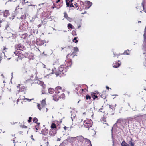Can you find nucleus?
Masks as SVG:
<instances>
[{
    "instance_id": "nucleus-1",
    "label": "nucleus",
    "mask_w": 146,
    "mask_h": 146,
    "mask_svg": "<svg viewBox=\"0 0 146 146\" xmlns=\"http://www.w3.org/2000/svg\"><path fill=\"white\" fill-rule=\"evenodd\" d=\"M53 99L54 101H57L58 100L60 96L59 95H58V94H55L53 96Z\"/></svg>"
},
{
    "instance_id": "nucleus-2",
    "label": "nucleus",
    "mask_w": 146,
    "mask_h": 146,
    "mask_svg": "<svg viewBox=\"0 0 146 146\" xmlns=\"http://www.w3.org/2000/svg\"><path fill=\"white\" fill-rule=\"evenodd\" d=\"M9 13L8 10H5L3 13V15L4 17H7L9 15Z\"/></svg>"
},
{
    "instance_id": "nucleus-3",
    "label": "nucleus",
    "mask_w": 146,
    "mask_h": 146,
    "mask_svg": "<svg viewBox=\"0 0 146 146\" xmlns=\"http://www.w3.org/2000/svg\"><path fill=\"white\" fill-rule=\"evenodd\" d=\"M121 145L122 146H130L129 144L127 143L124 141H123L122 142Z\"/></svg>"
},
{
    "instance_id": "nucleus-4",
    "label": "nucleus",
    "mask_w": 146,
    "mask_h": 146,
    "mask_svg": "<svg viewBox=\"0 0 146 146\" xmlns=\"http://www.w3.org/2000/svg\"><path fill=\"white\" fill-rule=\"evenodd\" d=\"M41 103L42 106H44L46 104L45 100L44 99V100H42V101L41 102Z\"/></svg>"
},
{
    "instance_id": "nucleus-5",
    "label": "nucleus",
    "mask_w": 146,
    "mask_h": 146,
    "mask_svg": "<svg viewBox=\"0 0 146 146\" xmlns=\"http://www.w3.org/2000/svg\"><path fill=\"white\" fill-rule=\"evenodd\" d=\"M56 133V132L55 133H53V131H51L49 132V134L51 136H55V134Z\"/></svg>"
},
{
    "instance_id": "nucleus-6",
    "label": "nucleus",
    "mask_w": 146,
    "mask_h": 146,
    "mask_svg": "<svg viewBox=\"0 0 146 146\" xmlns=\"http://www.w3.org/2000/svg\"><path fill=\"white\" fill-rule=\"evenodd\" d=\"M48 92L51 94H52L54 92V90L52 88H49L48 90Z\"/></svg>"
},
{
    "instance_id": "nucleus-7",
    "label": "nucleus",
    "mask_w": 146,
    "mask_h": 146,
    "mask_svg": "<svg viewBox=\"0 0 146 146\" xmlns=\"http://www.w3.org/2000/svg\"><path fill=\"white\" fill-rule=\"evenodd\" d=\"M51 128H56V125L54 123H52L51 125Z\"/></svg>"
},
{
    "instance_id": "nucleus-8",
    "label": "nucleus",
    "mask_w": 146,
    "mask_h": 146,
    "mask_svg": "<svg viewBox=\"0 0 146 146\" xmlns=\"http://www.w3.org/2000/svg\"><path fill=\"white\" fill-rule=\"evenodd\" d=\"M87 4L88 5V8H89L91 6L92 3L89 1H88Z\"/></svg>"
},
{
    "instance_id": "nucleus-9",
    "label": "nucleus",
    "mask_w": 146,
    "mask_h": 146,
    "mask_svg": "<svg viewBox=\"0 0 146 146\" xmlns=\"http://www.w3.org/2000/svg\"><path fill=\"white\" fill-rule=\"evenodd\" d=\"M78 139V140H82L84 138L82 136H80L78 137H77Z\"/></svg>"
},
{
    "instance_id": "nucleus-10",
    "label": "nucleus",
    "mask_w": 146,
    "mask_h": 146,
    "mask_svg": "<svg viewBox=\"0 0 146 146\" xmlns=\"http://www.w3.org/2000/svg\"><path fill=\"white\" fill-rule=\"evenodd\" d=\"M68 28H70L71 29L73 28V26L70 23L68 24Z\"/></svg>"
},
{
    "instance_id": "nucleus-11",
    "label": "nucleus",
    "mask_w": 146,
    "mask_h": 146,
    "mask_svg": "<svg viewBox=\"0 0 146 146\" xmlns=\"http://www.w3.org/2000/svg\"><path fill=\"white\" fill-rule=\"evenodd\" d=\"M72 117H71V118L72 120H73V118H74L75 117L76 115H75V114L73 113H72L71 114Z\"/></svg>"
},
{
    "instance_id": "nucleus-12",
    "label": "nucleus",
    "mask_w": 146,
    "mask_h": 146,
    "mask_svg": "<svg viewBox=\"0 0 146 146\" xmlns=\"http://www.w3.org/2000/svg\"><path fill=\"white\" fill-rule=\"evenodd\" d=\"M73 41L75 42V43H77L78 42V41L77 40H76V38L75 37L74 38V39H73Z\"/></svg>"
},
{
    "instance_id": "nucleus-13",
    "label": "nucleus",
    "mask_w": 146,
    "mask_h": 146,
    "mask_svg": "<svg viewBox=\"0 0 146 146\" xmlns=\"http://www.w3.org/2000/svg\"><path fill=\"white\" fill-rule=\"evenodd\" d=\"M131 140L129 141V144L131 145V146H134V144L131 141L132 139H131Z\"/></svg>"
},
{
    "instance_id": "nucleus-14",
    "label": "nucleus",
    "mask_w": 146,
    "mask_h": 146,
    "mask_svg": "<svg viewBox=\"0 0 146 146\" xmlns=\"http://www.w3.org/2000/svg\"><path fill=\"white\" fill-rule=\"evenodd\" d=\"M64 17H65V18H68V17L67 15V13H66V12H65L64 13Z\"/></svg>"
},
{
    "instance_id": "nucleus-15",
    "label": "nucleus",
    "mask_w": 146,
    "mask_h": 146,
    "mask_svg": "<svg viewBox=\"0 0 146 146\" xmlns=\"http://www.w3.org/2000/svg\"><path fill=\"white\" fill-rule=\"evenodd\" d=\"M38 121L37 119L36 118H34V119L33 120V122H34L36 123Z\"/></svg>"
},
{
    "instance_id": "nucleus-16",
    "label": "nucleus",
    "mask_w": 146,
    "mask_h": 146,
    "mask_svg": "<svg viewBox=\"0 0 146 146\" xmlns=\"http://www.w3.org/2000/svg\"><path fill=\"white\" fill-rule=\"evenodd\" d=\"M86 99H90L91 98V97L89 95H86Z\"/></svg>"
},
{
    "instance_id": "nucleus-17",
    "label": "nucleus",
    "mask_w": 146,
    "mask_h": 146,
    "mask_svg": "<svg viewBox=\"0 0 146 146\" xmlns=\"http://www.w3.org/2000/svg\"><path fill=\"white\" fill-rule=\"evenodd\" d=\"M74 50L76 51H78L79 50L78 48L77 47H74Z\"/></svg>"
},
{
    "instance_id": "nucleus-18",
    "label": "nucleus",
    "mask_w": 146,
    "mask_h": 146,
    "mask_svg": "<svg viewBox=\"0 0 146 146\" xmlns=\"http://www.w3.org/2000/svg\"><path fill=\"white\" fill-rule=\"evenodd\" d=\"M121 119H119L117 121V123H121Z\"/></svg>"
},
{
    "instance_id": "nucleus-19",
    "label": "nucleus",
    "mask_w": 146,
    "mask_h": 146,
    "mask_svg": "<svg viewBox=\"0 0 146 146\" xmlns=\"http://www.w3.org/2000/svg\"><path fill=\"white\" fill-rule=\"evenodd\" d=\"M32 119V118L31 117H29V120H28V122L29 123L31 121V120Z\"/></svg>"
},
{
    "instance_id": "nucleus-20",
    "label": "nucleus",
    "mask_w": 146,
    "mask_h": 146,
    "mask_svg": "<svg viewBox=\"0 0 146 146\" xmlns=\"http://www.w3.org/2000/svg\"><path fill=\"white\" fill-rule=\"evenodd\" d=\"M66 1V5H67V6L68 7L69 5V3L67 2V1Z\"/></svg>"
},
{
    "instance_id": "nucleus-21",
    "label": "nucleus",
    "mask_w": 146,
    "mask_h": 146,
    "mask_svg": "<svg viewBox=\"0 0 146 146\" xmlns=\"http://www.w3.org/2000/svg\"><path fill=\"white\" fill-rule=\"evenodd\" d=\"M118 64V66H116L115 67V65L113 66V67H115V68H117L120 65V64H119V63H117Z\"/></svg>"
},
{
    "instance_id": "nucleus-22",
    "label": "nucleus",
    "mask_w": 146,
    "mask_h": 146,
    "mask_svg": "<svg viewBox=\"0 0 146 146\" xmlns=\"http://www.w3.org/2000/svg\"><path fill=\"white\" fill-rule=\"evenodd\" d=\"M37 107H38V109L40 110H40V104H38L37 105Z\"/></svg>"
},
{
    "instance_id": "nucleus-23",
    "label": "nucleus",
    "mask_w": 146,
    "mask_h": 146,
    "mask_svg": "<svg viewBox=\"0 0 146 146\" xmlns=\"http://www.w3.org/2000/svg\"><path fill=\"white\" fill-rule=\"evenodd\" d=\"M21 127L22 128H27V126H25L24 125H21Z\"/></svg>"
},
{
    "instance_id": "nucleus-24",
    "label": "nucleus",
    "mask_w": 146,
    "mask_h": 146,
    "mask_svg": "<svg viewBox=\"0 0 146 146\" xmlns=\"http://www.w3.org/2000/svg\"><path fill=\"white\" fill-rule=\"evenodd\" d=\"M66 19L69 21H70V20L71 19V18L69 17H68V18H66Z\"/></svg>"
},
{
    "instance_id": "nucleus-25",
    "label": "nucleus",
    "mask_w": 146,
    "mask_h": 146,
    "mask_svg": "<svg viewBox=\"0 0 146 146\" xmlns=\"http://www.w3.org/2000/svg\"><path fill=\"white\" fill-rule=\"evenodd\" d=\"M70 6V7H73V4L72 3L69 6Z\"/></svg>"
},
{
    "instance_id": "nucleus-26",
    "label": "nucleus",
    "mask_w": 146,
    "mask_h": 146,
    "mask_svg": "<svg viewBox=\"0 0 146 146\" xmlns=\"http://www.w3.org/2000/svg\"><path fill=\"white\" fill-rule=\"evenodd\" d=\"M67 128V127L66 126H65L64 127V129L65 130H66Z\"/></svg>"
},
{
    "instance_id": "nucleus-27",
    "label": "nucleus",
    "mask_w": 146,
    "mask_h": 146,
    "mask_svg": "<svg viewBox=\"0 0 146 146\" xmlns=\"http://www.w3.org/2000/svg\"><path fill=\"white\" fill-rule=\"evenodd\" d=\"M72 138H73V137H69L68 138V139H71Z\"/></svg>"
},
{
    "instance_id": "nucleus-28",
    "label": "nucleus",
    "mask_w": 146,
    "mask_h": 146,
    "mask_svg": "<svg viewBox=\"0 0 146 146\" xmlns=\"http://www.w3.org/2000/svg\"><path fill=\"white\" fill-rule=\"evenodd\" d=\"M26 99L27 100H29V101H31V100H33V99L29 100V99H27V98H26Z\"/></svg>"
},
{
    "instance_id": "nucleus-29",
    "label": "nucleus",
    "mask_w": 146,
    "mask_h": 146,
    "mask_svg": "<svg viewBox=\"0 0 146 146\" xmlns=\"http://www.w3.org/2000/svg\"><path fill=\"white\" fill-rule=\"evenodd\" d=\"M61 139L60 138H58L57 139V141H60V140Z\"/></svg>"
},
{
    "instance_id": "nucleus-30",
    "label": "nucleus",
    "mask_w": 146,
    "mask_h": 146,
    "mask_svg": "<svg viewBox=\"0 0 146 146\" xmlns=\"http://www.w3.org/2000/svg\"><path fill=\"white\" fill-rule=\"evenodd\" d=\"M19 6H17L16 7V9H19Z\"/></svg>"
},
{
    "instance_id": "nucleus-31",
    "label": "nucleus",
    "mask_w": 146,
    "mask_h": 146,
    "mask_svg": "<svg viewBox=\"0 0 146 146\" xmlns=\"http://www.w3.org/2000/svg\"><path fill=\"white\" fill-rule=\"evenodd\" d=\"M85 140H88V141H89L90 142V141L89 140H88V139L86 138H85Z\"/></svg>"
},
{
    "instance_id": "nucleus-32",
    "label": "nucleus",
    "mask_w": 146,
    "mask_h": 146,
    "mask_svg": "<svg viewBox=\"0 0 146 146\" xmlns=\"http://www.w3.org/2000/svg\"><path fill=\"white\" fill-rule=\"evenodd\" d=\"M0 19H1V20H0V24L2 23V20H1V19L0 18Z\"/></svg>"
},
{
    "instance_id": "nucleus-33",
    "label": "nucleus",
    "mask_w": 146,
    "mask_h": 146,
    "mask_svg": "<svg viewBox=\"0 0 146 146\" xmlns=\"http://www.w3.org/2000/svg\"><path fill=\"white\" fill-rule=\"evenodd\" d=\"M56 76H58V74L57 73H56Z\"/></svg>"
},
{
    "instance_id": "nucleus-34",
    "label": "nucleus",
    "mask_w": 146,
    "mask_h": 146,
    "mask_svg": "<svg viewBox=\"0 0 146 146\" xmlns=\"http://www.w3.org/2000/svg\"><path fill=\"white\" fill-rule=\"evenodd\" d=\"M106 88H107V89H109V87H108V86H106Z\"/></svg>"
},
{
    "instance_id": "nucleus-35",
    "label": "nucleus",
    "mask_w": 146,
    "mask_h": 146,
    "mask_svg": "<svg viewBox=\"0 0 146 146\" xmlns=\"http://www.w3.org/2000/svg\"><path fill=\"white\" fill-rule=\"evenodd\" d=\"M60 1V0H57V3H58Z\"/></svg>"
},
{
    "instance_id": "nucleus-36",
    "label": "nucleus",
    "mask_w": 146,
    "mask_h": 146,
    "mask_svg": "<svg viewBox=\"0 0 146 146\" xmlns=\"http://www.w3.org/2000/svg\"><path fill=\"white\" fill-rule=\"evenodd\" d=\"M73 1V0H70L69 2H72Z\"/></svg>"
},
{
    "instance_id": "nucleus-37",
    "label": "nucleus",
    "mask_w": 146,
    "mask_h": 146,
    "mask_svg": "<svg viewBox=\"0 0 146 146\" xmlns=\"http://www.w3.org/2000/svg\"><path fill=\"white\" fill-rule=\"evenodd\" d=\"M128 118L129 119H133L132 117H130L129 118Z\"/></svg>"
},
{
    "instance_id": "nucleus-38",
    "label": "nucleus",
    "mask_w": 146,
    "mask_h": 146,
    "mask_svg": "<svg viewBox=\"0 0 146 146\" xmlns=\"http://www.w3.org/2000/svg\"><path fill=\"white\" fill-rule=\"evenodd\" d=\"M145 34L144 33V34L143 35V36H144V38L145 37Z\"/></svg>"
},
{
    "instance_id": "nucleus-39",
    "label": "nucleus",
    "mask_w": 146,
    "mask_h": 146,
    "mask_svg": "<svg viewBox=\"0 0 146 146\" xmlns=\"http://www.w3.org/2000/svg\"><path fill=\"white\" fill-rule=\"evenodd\" d=\"M37 123L38 124V125H39L40 124V123Z\"/></svg>"
},
{
    "instance_id": "nucleus-40",
    "label": "nucleus",
    "mask_w": 146,
    "mask_h": 146,
    "mask_svg": "<svg viewBox=\"0 0 146 146\" xmlns=\"http://www.w3.org/2000/svg\"><path fill=\"white\" fill-rule=\"evenodd\" d=\"M36 130H38V129L37 128H36Z\"/></svg>"
},
{
    "instance_id": "nucleus-41",
    "label": "nucleus",
    "mask_w": 146,
    "mask_h": 146,
    "mask_svg": "<svg viewBox=\"0 0 146 146\" xmlns=\"http://www.w3.org/2000/svg\"><path fill=\"white\" fill-rule=\"evenodd\" d=\"M145 90H146V89L145 88L144 89Z\"/></svg>"
},
{
    "instance_id": "nucleus-42",
    "label": "nucleus",
    "mask_w": 146,
    "mask_h": 146,
    "mask_svg": "<svg viewBox=\"0 0 146 146\" xmlns=\"http://www.w3.org/2000/svg\"><path fill=\"white\" fill-rule=\"evenodd\" d=\"M92 131H94V130H92Z\"/></svg>"
},
{
    "instance_id": "nucleus-43",
    "label": "nucleus",
    "mask_w": 146,
    "mask_h": 146,
    "mask_svg": "<svg viewBox=\"0 0 146 146\" xmlns=\"http://www.w3.org/2000/svg\"><path fill=\"white\" fill-rule=\"evenodd\" d=\"M81 121H82V119H81Z\"/></svg>"
},
{
    "instance_id": "nucleus-44",
    "label": "nucleus",
    "mask_w": 146,
    "mask_h": 146,
    "mask_svg": "<svg viewBox=\"0 0 146 146\" xmlns=\"http://www.w3.org/2000/svg\"><path fill=\"white\" fill-rule=\"evenodd\" d=\"M47 144H48V142H47Z\"/></svg>"
},
{
    "instance_id": "nucleus-45",
    "label": "nucleus",
    "mask_w": 146,
    "mask_h": 146,
    "mask_svg": "<svg viewBox=\"0 0 146 146\" xmlns=\"http://www.w3.org/2000/svg\"><path fill=\"white\" fill-rule=\"evenodd\" d=\"M69 0H66V1H68Z\"/></svg>"
},
{
    "instance_id": "nucleus-46",
    "label": "nucleus",
    "mask_w": 146,
    "mask_h": 146,
    "mask_svg": "<svg viewBox=\"0 0 146 146\" xmlns=\"http://www.w3.org/2000/svg\"><path fill=\"white\" fill-rule=\"evenodd\" d=\"M125 54H127V53H126Z\"/></svg>"
},
{
    "instance_id": "nucleus-47",
    "label": "nucleus",
    "mask_w": 146,
    "mask_h": 146,
    "mask_svg": "<svg viewBox=\"0 0 146 146\" xmlns=\"http://www.w3.org/2000/svg\"><path fill=\"white\" fill-rule=\"evenodd\" d=\"M3 83L5 82V81H3Z\"/></svg>"
},
{
    "instance_id": "nucleus-48",
    "label": "nucleus",
    "mask_w": 146,
    "mask_h": 146,
    "mask_svg": "<svg viewBox=\"0 0 146 146\" xmlns=\"http://www.w3.org/2000/svg\"><path fill=\"white\" fill-rule=\"evenodd\" d=\"M24 2L25 1V0H23Z\"/></svg>"
},
{
    "instance_id": "nucleus-49",
    "label": "nucleus",
    "mask_w": 146,
    "mask_h": 146,
    "mask_svg": "<svg viewBox=\"0 0 146 146\" xmlns=\"http://www.w3.org/2000/svg\"><path fill=\"white\" fill-rule=\"evenodd\" d=\"M107 125H108V124H107Z\"/></svg>"
},
{
    "instance_id": "nucleus-50",
    "label": "nucleus",
    "mask_w": 146,
    "mask_h": 146,
    "mask_svg": "<svg viewBox=\"0 0 146 146\" xmlns=\"http://www.w3.org/2000/svg\"><path fill=\"white\" fill-rule=\"evenodd\" d=\"M1 25H0V27H1Z\"/></svg>"
},
{
    "instance_id": "nucleus-51",
    "label": "nucleus",
    "mask_w": 146,
    "mask_h": 146,
    "mask_svg": "<svg viewBox=\"0 0 146 146\" xmlns=\"http://www.w3.org/2000/svg\"><path fill=\"white\" fill-rule=\"evenodd\" d=\"M11 74H13V73H11Z\"/></svg>"
},
{
    "instance_id": "nucleus-52",
    "label": "nucleus",
    "mask_w": 146,
    "mask_h": 146,
    "mask_svg": "<svg viewBox=\"0 0 146 146\" xmlns=\"http://www.w3.org/2000/svg\"><path fill=\"white\" fill-rule=\"evenodd\" d=\"M141 22V21H139V22Z\"/></svg>"
}]
</instances>
